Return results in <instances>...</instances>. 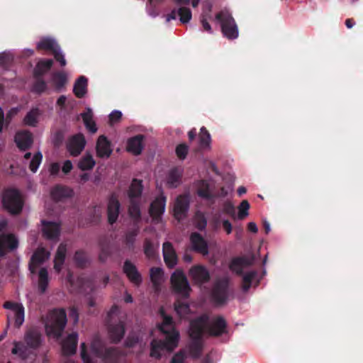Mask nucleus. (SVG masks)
Returning a JSON list of instances; mask_svg holds the SVG:
<instances>
[{
	"label": "nucleus",
	"mask_w": 363,
	"mask_h": 363,
	"mask_svg": "<svg viewBox=\"0 0 363 363\" xmlns=\"http://www.w3.org/2000/svg\"><path fill=\"white\" fill-rule=\"evenodd\" d=\"M160 313L163 321L159 329L165 337L164 340L153 339L150 342V355L156 359L162 357L164 351L172 352L177 347L179 340V333L174 327L172 317L167 315L162 308L160 309Z\"/></svg>",
	"instance_id": "f257e3e1"
},
{
	"label": "nucleus",
	"mask_w": 363,
	"mask_h": 363,
	"mask_svg": "<svg viewBox=\"0 0 363 363\" xmlns=\"http://www.w3.org/2000/svg\"><path fill=\"white\" fill-rule=\"evenodd\" d=\"M208 320H210L209 315L207 313H203L189 323V335L191 342L189 344V350L191 357L194 359H199L201 356L203 347L202 338Z\"/></svg>",
	"instance_id": "f03ea898"
},
{
	"label": "nucleus",
	"mask_w": 363,
	"mask_h": 363,
	"mask_svg": "<svg viewBox=\"0 0 363 363\" xmlns=\"http://www.w3.org/2000/svg\"><path fill=\"white\" fill-rule=\"evenodd\" d=\"M67 318L64 308H55L50 311L45 322V330L49 336L60 338L67 325Z\"/></svg>",
	"instance_id": "7ed1b4c3"
},
{
	"label": "nucleus",
	"mask_w": 363,
	"mask_h": 363,
	"mask_svg": "<svg viewBox=\"0 0 363 363\" xmlns=\"http://www.w3.org/2000/svg\"><path fill=\"white\" fill-rule=\"evenodd\" d=\"M23 199L21 192L13 188L6 189L2 194L3 207L11 214H19L23 207Z\"/></svg>",
	"instance_id": "20e7f679"
},
{
	"label": "nucleus",
	"mask_w": 363,
	"mask_h": 363,
	"mask_svg": "<svg viewBox=\"0 0 363 363\" xmlns=\"http://www.w3.org/2000/svg\"><path fill=\"white\" fill-rule=\"evenodd\" d=\"M216 19L220 23L221 31L228 39H235L238 36V29L233 16L227 11H221L216 15Z\"/></svg>",
	"instance_id": "39448f33"
},
{
	"label": "nucleus",
	"mask_w": 363,
	"mask_h": 363,
	"mask_svg": "<svg viewBox=\"0 0 363 363\" xmlns=\"http://www.w3.org/2000/svg\"><path fill=\"white\" fill-rule=\"evenodd\" d=\"M230 281L227 277H223L216 281L212 291L211 298L213 301L218 306L225 304L229 298Z\"/></svg>",
	"instance_id": "423d86ee"
},
{
	"label": "nucleus",
	"mask_w": 363,
	"mask_h": 363,
	"mask_svg": "<svg viewBox=\"0 0 363 363\" xmlns=\"http://www.w3.org/2000/svg\"><path fill=\"white\" fill-rule=\"evenodd\" d=\"M170 282L176 293L181 294L184 298L189 296L191 289L182 270L176 269L171 275Z\"/></svg>",
	"instance_id": "0eeeda50"
},
{
	"label": "nucleus",
	"mask_w": 363,
	"mask_h": 363,
	"mask_svg": "<svg viewBox=\"0 0 363 363\" xmlns=\"http://www.w3.org/2000/svg\"><path fill=\"white\" fill-rule=\"evenodd\" d=\"M227 327L225 319L221 315H218L212 320L210 324L209 321L208 322L205 332L206 331L211 336L220 337L228 333Z\"/></svg>",
	"instance_id": "6e6552de"
},
{
	"label": "nucleus",
	"mask_w": 363,
	"mask_h": 363,
	"mask_svg": "<svg viewBox=\"0 0 363 363\" xmlns=\"http://www.w3.org/2000/svg\"><path fill=\"white\" fill-rule=\"evenodd\" d=\"M86 143L85 138L82 133L75 134L69 138L67 143V150L72 156L77 157L84 149Z\"/></svg>",
	"instance_id": "1a4fd4ad"
},
{
	"label": "nucleus",
	"mask_w": 363,
	"mask_h": 363,
	"mask_svg": "<svg viewBox=\"0 0 363 363\" xmlns=\"http://www.w3.org/2000/svg\"><path fill=\"white\" fill-rule=\"evenodd\" d=\"M189 275L196 284L199 285L208 283L211 279L208 269L201 264L192 266L189 271Z\"/></svg>",
	"instance_id": "9d476101"
},
{
	"label": "nucleus",
	"mask_w": 363,
	"mask_h": 363,
	"mask_svg": "<svg viewBox=\"0 0 363 363\" xmlns=\"http://www.w3.org/2000/svg\"><path fill=\"white\" fill-rule=\"evenodd\" d=\"M166 201V197L161 194L150 203L149 213L153 220L157 223L161 220L162 216L164 213Z\"/></svg>",
	"instance_id": "9b49d317"
},
{
	"label": "nucleus",
	"mask_w": 363,
	"mask_h": 363,
	"mask_svg": "<svg viewBox=\"0 0 363 363\" xmlns=\"http://www.w3.org/2000/svg\"><path fill=\"white\" fill-rule=\"evenodd\" d=\"M14 142L21 151H26L30 149L33 144V135L28 130H20L16 133Z\"/></svg>",
	"instance_id": "f8f14e48"
},
{
	"label": "nucleus",
	"mask_w": 363,
	"mask_h": 363,
	"mask_svg": "<svg viewBox=\"0 0 363 363\" xmlns=\"http://www.w3.org/2000/svg\"><path fill=\"white\" fill-rule=\"evenodd\" d=\"M123 272L128 280L136 286H139L143 282V278L136 266L130 260L126 259L123 266Z\"/></svg>",
	"instance_id": "ddd939ff"
},
{
	"label": "nucleus",
	"mask_w": 363,
	"mask_h": 363,
	"mask_svg": "<svg viewBox=\"0 0 363 363\" xmlns=\"http://www.w3.org/2000/svg\"><path fill=\"white\" fill-rule=\"evenodd\" d=\"M162 253L164 262L167 267L173 269L178 262L177 252L170 242H165L162 245Z\"/></svg>",
	"instance_id": "4468645a"
},
{
	"label": "nucleus",
	"mask_w": 363,
	"mask_h": 363,
	"mask_svg": "<svg viewBox=\"0 0 363 363\" xmlns=\"http://www.w3.org/2000/svg\"><path fill=\"white\" fill-rule=\"evenodd\" d=\"M190 242L194 251L204 256L208 255V243L201 234L192 233L190 235Z\"/></svg>",
	"instance_id": "2eb2a0df"
},
{
	"label": "nucleus",
	"mask_w": 363,
	"mask_h": 363,
	"mask_svg": "<svg viewBox=\"0 0 363 363\" xmlns=\"http://www.w3.org/2000/svg\"><path fill=\"white\" fill-rule=\"evenodd\" d=\"M25 342L32 349L38 348L42 342V334L36 327H31L25 333Z\"/></svg>",
	"instance_id": "dca6fc26"
},
{
	"label": "nucleus",
	"mask_w": 363,
	"mask_h": 363,
	"mask_svg": "<svg viewBox=\"0 0 363 363\" xmlns=\"http://www.w3.org/2000/svg\"><path fill=\"white\" fill-rule=\"evenodd\" d=\"M189 208V201L186 196H179L174 206V216L179 221L186 217Z\"/></svg>",
	"instance_id": "f3484780"
},
{
	"label": "nucleus",
	"mask_w": 363,
	"mask_h": 363,
	"mask_svg": "<svg viewBox=\"0 0 363 363\" xmlns=\"http://www.w3.org/2000/svg\"><path fill=\"white\" fill-rule=\"evenodd\" d=\"M4 308L13 311V316L15 319V326L19 328L24 322L23 306L21 303L16 302L6 301L4 303Z\"/></svg>",
	"instance_id": "a211bd4d"
},
{
	"label": "nucleus",
	"mask_w": 363,
	"mask_h": 363,
	"mask_svg": "<svg viewBox=\"0 0 363 363\" xmlns=\"http://www.w3.org/2000/svg\"><path fill=\"white\" fill-rule=\"evenodd\" d=\"M18 246V241L13 234H2L0 235V256L6 254L7 250H13Z\"/></svg>",
	"instance_id": "6ab92c4d"
},
{
	"label": "nucleus",
	"mask_w": 363,
	"mask_h": 363,
	"mask_svg": "<svg viewBox=\"0 0 363 363\" xmlns=\"http://www.w3.org/2000/svg\"><path fill=\"white\" fill-rule=\"evenodd\" d=\"M121 204L115 194L109 197L107 207L108 221L111 225L115 223L118 218Z\"/></svg>",
	"instance_id": "aec40b11"
},
{
	"label": "nucleus",
	"mask_w": 363,
	"mask_h": 363,
	"mask_svg": "<svg viewBox=\"0 0 363 363\" xmlns=\"http://www.w3.org/2000/svg\"><path fill=\"white\" fill-rule=\"evenodd\" d=\"M184 169L182 167L170 169L166 176V183L169 188H177L182 184Z\"/></svg>",
	"instance_id": "412c9836"
},
{
	"label": "nucleus",
	"mask_w": 363,
	"mask_h": 363,
	"mask_svg": "<svg viewBox=\"0 0 363 363\" xmlns=\"http://www.w3.org/2000/svg\"><path fill=\"white\" fill-rule=\"evenodd\" d=\"M78 343V334L73 332L62 342V350L64 355L71 356L76 353Z\"/></svg>",
	"instance_id": "4be33fe9"
},
{
	"label": "nucleus",
	"mask_w": 363,
	"mask_h": 363,
	"mask_svg": "<svg viewBox=\"0 0 363 363\" xmlns=\"http://www.w3.org/2000/svg\"><path fill=\"white\" fill-rule=\"evenodd\" d=\"M96 151L97 157L100 158L109 157L112 153L111 143L107 138L102 135L97 140L96 145Z\"/></svg>",
	"instance_id": "5701e85b"
},
{
	"label": "nucleus",
	"mask_w": 363,
	"mask_h": 363,
	"mask_svg": "<svg viewBox=\"0 0 363 363\" xmlns=\"http://www.w3.org/2000/svg\"><path fill=\"white\" fill-rule=\"evenodd\" d=\"M50 195L54 201H60L65 199L72 197L74 191L71 188L67 186L58 184L52 189Z\"/></svg>",
	"instance_id": "b1692460"
},
{
	"label": "nucleus",
	"mask_w": 363,
	"mask_h": 363,
	"mask_svg": "<svg viewBox=\"0 0 363 363\" xmlns=\"http://www.w3.org/2000/svg\"><path fill=\"white\" fill-rule=\"evenodd\" d=\"M108 330L111 342L118 343L123 339L125 335V324L122 321H119L116 324H110Z\"/></svg>",
	"instance_id": "393cba45"
},
{
	"label": "nucleus",
	"mask_w": 363,
	"mask_h": 363,
	"mask_svg": "<svg viewBox=\"0 0 363 363\" xmlns=\"http://www.w3.org/2000/svg\"><path fill=\"white\" fill-rule=\"evenodd\" d=\"M252 264V260L246 257L233 258L229 265L230 269L239 276L243 275V269Z\"/></svg>",
	"instance_id": "a878e982"
},
{
	"label": "nucleus",
	"mask_w": 363,
	"mask_h": 363,
	"mask_svg": "<svg viewBox=\"0 0 363 363\" xmlns=\"http://www.w3.org/2000/svg\"><path fill=\"white\" fill-rule=\"evenodd\" d=\"M49 256V253L43 248L35 251L31 257L29 263V269L31 273H35L38 267L43 264Z\"/></svg>",
	"instance_id": "bb28decb"
},
{
	"label": "nucleus",
	"mask_w": 363,
	"mask_h": 363,
	"mask_svg": "<svg viewBox=\"0 0 363 363\" xmlns=\"http://www.w3.org/2000/svg\"><path fill=\"white\" fill-rule=\"evenodd\" d=\"M122 356L121 351L116 347L106 348L100 354L105 363H119Z\"/></svg>",
	"instance_id": "cd10ccee"
},
{
	"label": "nucleus",
	"mask_w": 363,
	"mask_h": 363,
	"mask_svg": "<svg viewBox=\"0 0 363 363\" xmlns=\"http://www.w3.org/2000/svg\"><path fill=\"white\" fill-rule=\"evenodd\" d=\"M143 135H137L128 139L127 142V150L135 155L141 154L143 149Z\"/></svg>",
	"instance_id": "c85d7f7f"
},
{
	"label": "nucleus",
	"mask_w": 363,
	"mask_h": 363,
	"mask_svg": "<svg viewBox=\"0 0 363 363\" xmlns=\"http://www.w3.org/2000/svg\"><path fill=\"white\" fill-rule=\"evenodd\" d=\"M43 233L48 239H55L60 235V225L55 222L43 220Z\"/></svg>",
	"instance_id": "c756f323"
},
{
	"label": "nucleus",
	"mask_w": 363,
	"mask_h": 363,
	"mask_svg": "<svg viewBox=\"0 0 363 363\" xmlns=\"http://www.w3.org/2000/svg\"><path fill=\"white\" fill-rule=\"evenodd\" d=\"M53 60L46 59L40 60L33 69V77H43L52 67Z\"/></svg>",
	"instance_id": "7c9ffc66"
},
{
	"label": "nucleus",
	"mask_w": 363,
	"mask_h": 363,
	"mask_svg": "<svg viewBox=\"0 0 363 363\" xmlns=\"http://www.w3.org/2000/svg\"><path fill=\"white\" fill-rule=\"evenodd\" d=\"M67 254V245L60 243L57 250V252L54 260V269L56 272H60L64 264Z\"/></svg>",
	"instance_id": "2f4dec72"
},
{
	"label": "nucleus",
	"mask_w": 363,
	"mask_h": 363,
	"mask_svg": "<svg viewBox=\"0 0 363 363\" xmlns=\"http://www.w3.org/2000/svg\"><path fill=\"white\" fill-rule=\"evenodd\" d=\"M51 81L55 91L60 92L65 86L67 77L64 72H55L52 74Z\"/></svg>",
	"instance_id": "473e14b6"
},
{
	"label": "nucleus",
	"mask_w": 363,
	"mask_h": 363,
	"mask_svg": "<svg viewBox=\"0 0 363 363\" xmlns=\"http://www.w3.org/2000/svg\"><path fill=\"white\" fill-rule=\"evenodd\" d=\"M142 183V180L138 179H133L128 191V196L130 199V201H132V199L136 200L141 196L143 190V186Z\"/></svg>",
	"instance_id": "72a5a7b5"
},
{
	"label": "nucleus",
	"mask_w": 363,
	"mask_h": 363,
	"mask_svg": "<svg viewBox=\"0 0 363 363\" xmlns=\"http://www.w3.org/2000/svg\"><path fill=\"white\" fill-rule=\"evenodd\" d=\"M83 122L86 128L91 133H95L97 131V127L95 121L93 120V111L90 108H87L86 111L81 113Z\"/></svg>",
	"instance_id": "f704fd0d"
},
{
	"label": "nucleus",
	"mask_w": 363,
	"mask_h": 363,
	"mask_svg": "<svg viewBox=\"0 0 363 363\" xmlns=\"http://www.w3.org/2000/svg\"><path fill=\"white\" fill-rule=\"evenodd\" d=\"M128 214L133 219L134 225H138L141 220V211L140 203L137 200L132 199V201H130Z\"/></svg>",
	"instance_id": "c9c22d12"
},
{
	"label": "nucleus",
	"mask_w": 363,
	"mask_h": 363,
	"mask_svg": "<svg viewBox=\"0 0 363 363\" xmlns=\"http://www.w3.org/2000/svg\"><path fill=\"white\" fill-rule=\"evenodd\" d=\"M88 80L84 76H80L75 82L73 88L74 95L81 99L86 93Z\"/></svg>",
	"instance_id": "e433bc0d"
},
{
	"label": "nucleus",
	"mask_w": 363,
	"mask_h": 363,
	"mask_svg": "<svg viewBox=\"0 0 363 363\" xmlns=\"http://www.w3.org/2000/svg\"><path fill=\"white\" fill-rule=\"evenodd\" d=\"M40 111L38 108H33L27 113L23 118V123L30 127H36L38 123V118Z\"/></svg>",
	"instance_id": "4c0bfd02"
},
{
	"label": "nucleus",
	"mask_w": 363,
	"mask_h": 363,
	"mask_svg": "<svg viewBox=\"0 0 363 363\" xmlns=\"http://www.w3.org/2000/svg\"><path fill=\"white\" fill-rule=\"evenodd\" d=\"M197 194L199 197L210 200L213 195L210 191L209 184L206 180H201L198 183Z\"/></svg>",
	"instance_id": "58836bf2"
},
{
	"label": "nucleus",
	"mask_w": 363,
	"mask_h": 363,
	"mask_svg": "<svg viewBox=\"0 0 363 363\" xmlns=\"http://www.w3.org/2000/svg\"><path fill=\"white\" fill-rule=\"evenodd\" d=\"M174 306V311L181 319L186 318L191 313L190 306L187 303L177 301Z\"/></svg>",
	"instance_id": "ea45409f"
},
{
	"label": "nucleus",
	"mask_w": 363,
	"mask_h": 363,
	"mask_svg": "<svg viewBox=\"0 0 363 363\" xmlns=\"http://www.w3.org/2000/svg\"><path fill=\"white\" fill-rule=\"evenodd\" d=\"M11 353L18 355L22 359H26L28 356V346L22 342L15 341L13 342V347L11 350Z\"/></svg>",
	"instance_id": "a19ab883"
},
{
	"label": "nucleus",
	"mask_w": 363,
	"mask_h": 363,
	"mask_svg": "<svg viewBox=\"0 0 363 363\" xmlns=\"http://www.w3.org/2000/svg\"><path fill=\"white\" fill-rule=\"evenodd\" d=\"M48 283V272L45 268H41L38 274V289L41 294L45 292Z\"/></svg>",
	"instance_id": "79ce46f5"
},
{
	"label": "nucleus",
	"mask_w": 363,
	"mask_h": 363,
	"mask_svg": "<svg viewBox=\"0 0 363 363\" xmlns=\"http://www.w3.org/2000/svg\"><path fill=\"white\" fill-rule=\"evenodd\" d=\"M96 164L95 160L90 154H86L83 156L78 162V167L82 170H90L93 169Z\"/></svg>",
	"instance_id": "37998d69"
},
{
	"label": "nucleus",
	"mask_w": 363,
	"mask_h": 363,
	"mask_svg": "<svg viewBox=\"0 0 363 363\" xmlns=\"http://www.w3.org/2000/svg\"><path fill=\"white\" fill-rule=\"evenodd\" d=\"M35 81L31 86V91L38 95L45 92L48 89L47 82L43 77H34Z\"/></svg>",
	"instance_id": "c03bdc74"
},
{
	"label": "nucleus",
	"mask_w": 363,
	"mask_h": 363,
	"mask_svg": "<svg viewBox=\"0 0 363 363\" xmlns=\"http://www.w3.org/2000/svg\"><path fill=\"white\" fill-rule=\"evenodd\" d=\"M99 245L100 247L99 259L101 262H105L111 253L109 242L106 239H101Z\"/></svg>",
	"instance_id": "a18cd8bd"
},
{
	"label": "nucleus",
	"mask_w": 363,
	"mask_h": 363,
	"mask_svg": "<svg viewBox=\"0 0 363 363\" xmlns=\"http://www.w3.org/2000/svg\"><path fill=\"white\" fill-rule=\"evenodd\" d=\"M199 138V145L201 148L205 149L210 147L211 141V135L207 129L203 126L200 129Z\"/></svg>",
	"instance_id": "49530a36"
},
{
	"label": "nucleus",
	"mask_w": 363,
	"mask_h": 363,
	"mask_svg": "<svg viewBox=\"0 0 363 363\" xmlns=\"http://www.w3.org/2000/svg\"><path fill=\"white\" fill-rule=\"evenodd\" d=\"M59 47L55 41L51 38H43L42 39L37 45L38 50H49L52 52Z\"/></svg>",
	"instance_id": "de8ad7c7"
},
{
	"label": "nucleus",
	"mask_w": 363,
	"mask_h": 363,
	"mask_svg": "<svg viewBox=\"0 0 363 363\" xmlns=\"http://www.w3.org/2000/svg\"><path fill=\"white\" fill-rule=\"evenodd\" d=\"M74 261L77 267L84 268L88 262L86 252L82 250H77L74 255Z\"/></svg>",
	"instance_id": "09e8293b"
},
{
	"label": "nucleus",
	"mask_w": 363,
	"mask_h": 363,
	"mask_svg": "<svg viewBox=\"0 0 363 363\" xmlns=\"http://www.w3.org/2000/svg\"><path fill=\"white\" fill-rule=\"evenodd\" d=\"M139 233V228L128 230L125 235V243L129 249H133L135 238Z\"/></svg>",
	"instance_id": "8fccbe9b"
},
{
	"label": "nucleus",
	"mask_w": 363,
	"mask_h": 363,
	"mask_svg": "<svg viewBox=\"0 0 363 363\" xmlns=\"http://www.w3.org/2000/svg\"><path fill=\"white\" fill-rule=\"evenodd\" d=\"M195 227L199 230H203L207 225V220L204 214L200 211H197L194 219Z\"/></svg>",
	"instance_id": "3c124183"
},
{
	"label": "nucleus",
	"mask_w": 363,
	"mask_h": 363,
	"mask_svg": "<svg viewBox=\"0 0 363 363\" xmlns=\"http://www.w3.org/2000/svg\"><path fill=\"white\" fill-rule=\"evenodd\" d=\"M256 276V271H251L243 275L242 287L244 291H247L250 289L252 281L255 278Z\"/></svg>",
	"instance_id": "603ef678"
},
{
	"label": "nucleus",
	"mask_w": 363,
	"mask_h": 363,
	"mask_svg": "<svg viewBox=\"0 0 363 363\" xmlns=\"http://www.w3.org/2000/svg\"><path fill=\"white\" fill-rule=\"evenodd\" d=\"M178 16L182 23H186L191 19V11L189 8L182 6L178 9Z\"/></svg>",
	"instance_id": "864d4df0"
},
{
	"label": "nucleus",
	"mask_w": 363,
	"mask_h": 363,
	"mask_svg": "<svg viewBox=\"0 0 363 363\" xmlns=\"http://www.w3.org/2000/svg\"><path fill=\"white\" fill-rule=\"evenodd\" d=\"M144 253L149 259L154 258L156 255V250L153 243L150 240L147 238L144 241Z\"/></svg>",
	"instance_id": "5fc2aeb1"
},
{
	"label": "nucleus",
	"mask_w": 363,
	"mask_h": 363,
	"mask_svg": "<svg viewBox=\"0 0 363 363\" xmlns=\"http://www.w3.org/2000/svg\"><path fill=\"white\" fill-rule=\"evenodd\" d=\"M43 160V155L40 152H37L33 157L31 161L30 162L29 169L30 170L35 173L37 172L41 162Z\"/></svg>",
	"instance_id": "6e6d98bb"
},
{
	"label": "nucleus",
	"mask_w": 363,
	"mask_h": 363,
	"mask_svg": "<svg viewBox=\"0 0 363 363\" xmlns=\"http://www.w3.org/2000/svg\"><path fill=\"white\" fill-rule=\"evenodd\" d=\"M163 272L162 269L160 267H152L150 272V280L154 285H157L159 284Z\"/></svg>",
	"instance_id": "4d7b16f0"
},
{
	"label": "nucleus",
	"mask_w": 363,
	"mask_h": 363,
	"mask_svg": "<svg viewBox=\"0 0 363 363\" xmlns=\"http://www.w3.org/2000/svg\"><path fill=\"white\" fill-rule=\"evenodd\" d=\"M250 203L247 200H243L238 206V218L243 220L249 214Z\"/></svg>",
	"instance_id": "13d9d810"
},
{
	"label": "nucleus",
	"mask_w": 363,
	"mask_h": 363,
	"mask_svg": "<svg viewBox=\"0 0 363 363\" xmlns=\"http://www.w3.org/2000/svg\"><path fill=\"white\" fill-rule=\"evenodd\" d=\"M175 152L179 160H184L188 155L189 146L185 143L179 144L176 147Z\"/></svg>",
	"instance_id": "bf43d9fd"
},
{
	"label": "nucleus",
	"mask_w": 363,
	"mask_h": 363,
	"mask_svg": "<svg viewBox=\"0 0 363 363\" xmlns=\"http://www.w3.org/2000/svg\"><path fill=\"white\" fill-rule=\"evenodd\" d=\"M139 340L140 338L138 335L131 334L127 337L124 344L126 347L133 348L139 342Z\"/></svg>",
	"instance_id": "052dcab7"
},
{
	"label": "nucleus",
	"mask_w": 363,
	"mask_h": 363,
	"mask_svg": "<svg viewBox=\"0 0 363 363\" xmlns=\"http://www.w3.org/2000/svg\"><path fill=\"white\" fill-rule=\"evenodd\" d=\"M52 54L56 61L59 62L62 67L66 65L67 62L65 59L64 55L62 53L60 46L53 50Z\"/></svg>",
	"instance_id": "680f3d73"
},
{
	"label": "nucleus",
	"mask_w": 363,
	"mask_h": 363,
	"mask_svg": "<svg viewBox=\"0 0 363 363\" xmlns=\"http://www.w3.org/2000/svg\"><path fill=\"white\" fill-rule=\"evenodd\" d=\"M223 212L232 216L235 217V210L233 204L230 201H225L223 205Z\"/></svg>",
	"instance_id": "e2e57ef3"
},
{
	"label": "nucleus",
	"mask_w": 363,
	"mask_h": 363,
	"mask_svg": "<svg viewBox=\"0 0 363 363\" xmlns=\"http://www.w3.org/2000/svg\"><path fill=\"white\" fill-rule=\"evenodd\" d=\"M81 357L84 363H94L87 353L86 346L84 342L81 344Z\"/></svg>",
	"instance_id": "0e129e2a"
},
{
	"label": "nucleus",
	"mask_w": 363,
	"mask_h": 363,
	"mask_svg": "<svg viewBox=\"0 0 363 363\" xmlns=\"http://www.w3.org/2000/svg\"><path fill=\"white\" fill-rule=\"evenodd\" d=\"M185 354L180 351L176 353L172 357L170 363H184Z\"/></svg>",
	"instance_id": "69168bd1"
},
{
	"label": "nucleus",
	"mask_w": 363,
	"mask_h": 363,
	"mask_svg": "<svg viewBox=\"0 0 363 363\" xmlns=\"http://www.w3.org/2000/svg\"><path fill=\"white\" fill-rule=\"evenodd\" d=\"M122 113L119 111H113L109 115V121L111 124L117 123L121 120Z\"/></svg>",
	"instance_id": "338daca9"
},
{
	"label": "nucleus",
	"mask_w": 363,
	"mask_h": 363,
	"mask_svg": "<svg viewBox=\"0 0 363 363\" xmlns=\"http://www.w3.org/2000/svg\"><path fill=\"white\" fill-rule=\"evenodd\" d=\"M64 139L63 133L60 131L57 132L55 134L54 138H53V144L55 147H59Z\"/></svg>",
	"instance_id": "774afa93"
}]
</instances>
